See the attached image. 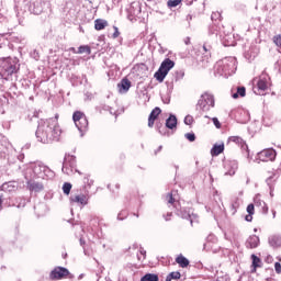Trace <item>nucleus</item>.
<instances>
[{"instance_id":"nucleus-14","label":"nucleus","mask_w":281,"mask_h":281,"mask_svg":"<svg viewBox=\"0 0 281 281\" xmlns=\"http://www.w3.org/2000/svg\"><path fill=\"white\" fill-rule=\"evenodd\" d=\"M24 179H26V186H27L30 192L38 193V192H43V190H45V186H43L42 182H36L32 179L29 180L27 173L24 175Z\"/></svg>"},{"instance_id":"nucleus-27","label":"nucleus","mask_w":281,"mask_h":281,"mask_svg":"<svg viewBox=\"0 0 281 281\" xmlns=\"http://www.w3.org/2000/svg\"><path fill=\"white\" fill-rule=\"evenodd\" d=\"M11 144L8 137L0 134V153H5L10 148Z\"/></svg>"},{"instance_id":"nucleus-4","label":"nucleus","mask_w":281,"mask_h":281,"mask_svg":"<svg viewBox=\"0 0 281 281\" xmlns=\"http://www.w3.org/2000/svg\"><path fill=\"white\" fill-rule=\"evenodd\" d=\"M24 10L31 12V14H42L44 10H47L52 5V0H24Z\"/></svg>"},{"instance_id":"nucleus-19","label":"nucleus","mask_w":281,"mask_h":281,"mask_svg":"<svg viewBox=\"0 0 281 281\" xmlns=\"http://www.w3.org/2000/svg\"><path fill=\"white\" fill-rule=\"evenodd\" d=\"M269 80H271V78H269V75L263 71L257 82V88L259 91H267V89H269Z\"/></svg>"},{"instance_id":"nucleus-54","label":"nucleus","mask_w":281,"mask_h":281,"mask_svg":"<svg viewBox=\"0 0 281 281\" xmlns=\"http://www.w3.org/2000/svg\"><path fill=\"white\" fill-rule=\"evenodd\" d=\"M274 271H276V273H281V263L280 262L274 263Z\"/></svg>"},{"instance_id":"nucleus-32","label":"nucleus","mask_w":281,"mask_h":281,"mask_svg":"<svg viewBox=\"0 0 281 281\" xmlns=\"http://www.w3.org/2000/svg\"><path fill=\"white\" fill-rule=\"evenodd\" d=\"M257 56H258V52L252 50V48H250L248 52L245 53V58L246 60H248V63L256 60Z\"/></svg>"},{"instance_id":"nucleus-39","label":"nucleus","mask_w":281,"mask_h":281,"mask_svg":"<svg viewBox=\"0 0 281 281\" xmlns=\"http://www.w3.org/2000/svg\"><path fill=\"white\" fill-rule=\"evenodd\" d=\"M273 176H270L266 182H267V186H269V189H270V196H273Z\"/></svg>"},{"instance_id":"nucleus-64","label":"nucleus","mask_w":281,"mask_h":281,"mask_svg":"<svg viewBox=\"0 0 281 281\" xmlns=\"http://www.w3.org/2000/svg\"><path fill=\"white\" fill-rule=\"evenodd\" d=\"M237 281H246V280H245V276H243V274H241V276H239V278H238V280H237Z\"/></svg>"},{"instance_id":"nucleus-46","label":"nucleus","mask_w":281,"mask_h":281,"mask_svg":"<svg viewBox=\"0 0 281 281\" xmlns=\"http://www.w3.org/2000/svg\"><path fill=\"white\" fill-rule=\"evenodd\" d=\"M128 216V211H121L117 214V221H124V218H126Z\"/></svg>"},{"instance_id":"nucleus-31","label":"nucleus","mask_w":281,"mask_h":281,"mask_svg":"<svg viewBox=\"0 0 281 281\" xmlns=\"http://www.w3.org/2000/svg\"><path fill=\"white\" fill-rule=\"evenodd\" d=\"M245 95H247V89L245 87H237V91L232 94V98L237 100V98H245Z\"/></svg>"},{"instance_id":"nucleus-34","label":"nucleus","mask_w":281,"mask_h":281,"mask_svg":"<svg viewBox=\"0 0 281 281\" xmlns=\"http://www.w3.org/2000/svg\"><path fill=\"white\" fill-rule=\"evenodd\" d=\"M140 281H159V276L155 273H146L142 277Z\"/></svg>"},{"instance_id":"nucleus-47","label":"nucleus","mask_w":281,"mask_h":281,"mask_svg":"<svg viewBox=\"0 0 281 281\" xmlns=\"http://www.w3.org/2000/svg\"><path fill=\"white\" fill-rule=\"evenodd\" d=\"M184 137L189 140V142H195L196 140V135L194 133H187L184 135Z\"/></svg>"},{"instance_id":"nucleus-18","label":"nucleus","mask_w":281,"mask_h":281,"mask_svg":"<svg viewBox=\"0 0 281 281\" xmlns=\"http://www.w3.org/2000/svg\"><path fill=\"white\" fill-rule=\"evenodd\" d=\"M228 142H233V144H236L244 153L249 155V146H247V143L240 136H231L228 137Z\"/></svg>"},{"instance_id":"nucleus-16","label":"nucleus","mask_w":281,"mask_h":281,"mask_svg":"<svg viewBox=\"0 0 281 281\" xmlns=\"http://www.w3.org/2000/svg\"><path fill=\"white\" fill-rule=\"evenodd\" d=\"M142 14V7L139 4L132 3L127 9V19L128 21H137V16Z\"/></svg>"},{"instance_id":"nucleus-35","label":"nucleus","mask_w":281,"mask_h":281,"mask_svg":"<svg viewBox=\"0 0 281 281\" xmlns=\"http://www.w3.org/2000/svg\"><path fill=\"white\" fill-rule=\"evenodd\" d=\"M181 278V272L176 271V272H170L165 281H172V280H179Z\"/></svg>"},{"instance_id":"nucleus-40","label":"nucleus","mask_w":281,"mask_h":281,"mask_svg":"<svg viewBox=\"0 0 281 281\" xmlns=\"http://www.w3.org/2000/svg\"><path fill=\"white\" fill-rule=\"evenodd\" d=\"M63 192L64 194H69L71 192V183L65 182L63 186Z\"/></svg>"},{"instance_id":"nucleus-9","label":"nucleus","mask_w":281,"mask_h":281,"mask_svg":"<svg viewBox=\"0 0 281 281\" xmlns=\"http://www.w3.org/2000/svg\"><path fill=\"white\" fill-rule=\"evenodd\" d=\"M175 67V61L170 58H166L161 64L158 70L155 72L154 78L158 80V82H164L166 77L170 72V69Z\"/></svg>"},{"instance_id":"nucleus-6","label":"nucleus","mask_w":281,"mask_h":281,"mask_svg":"<svg viewBox=\"0 0 281 281\" xmlns=\"http://www.w3.org/2000/svg\"><path fill=\"white\" fill-rule=\"evenodd\" d=\"M214 106H215L214 94H212V92L210 91H206L201 94L195 105V109L196 111H202L203 113H207V111H211V109H214Z\"/></svg>"},{"instance_id":"nucleus-17","label":"nucleus","mask_w":281,"mask_h":281,"mask_svg":"<svg viewBox=\"0 0 281 281\" xmlns=\"http://www.w3.org/2000/svg\"><path fill=\"white\" fill-rule=\"evenodd\" d=\"M224 169L225 175H228L229 177H234L236 175V171L238 170V161L236 160H226L224 162Z\"/></svg>"},{"instance_id":"nucleus-15","label":"nucleus","mask_w":281,"mask_h":281,"mask_svg":"<svg viewBox=\"0 0 281 281\" xmlns=\"http://www.w3.org/2000/svg\"><path fill=\"white\" fill-rule=\"evenodd\" d=\"M0 190L4 193V194H12V192H16V190H19V182L16 181H8L2 183V186H0Z\"/></svg>"},{"instance_id":"nucleus-59","label":"nucleus","mask_w":281,"mask_h":281,"mask_svg":"<svg viewBox=\"0 0 281 281\" xmlns=\"http://www.w3.org/2000/svg\"><path fill=\"white\" fill-rule=\"evenodd\" d=\"M186 5H192L194 3V0H184Z\"/></svg>"},{"instance_id":"nucleus-44","label":"nucleus","mask_w":281,"mask_h":281,"mask_svg":"<svg viewBox=\"0 0 281 281\" xmlns=\"http://www.w3.org/2000/svg\"><path fill=\"white\" fill-rule=\"evenodd\" d=\"M272 41L277 47H281V34L274 35Z\"/></svg>"},{"instance_id":"nucleus-37","label":"nucleus","mask_w":281,"mask_h":281,"mask_svg":"<svg viewBox=\"0 0 281 281\" xmlns=\"http://www.w3.org/2000/svg\"><path fill=\"white\" fill-rule=\"evenodd\" d=\"M218 30H221V27H218V25L214 23L213 25L209 26V34H215L216 36H218Z\"/></svg>"},{"instance_id":"nucleus-50","label":"nucleus","mask_w":281,"mask_h":281,"mask_svg":"<svg viewBox=\"0 0 281 281\" xmlns=\"http://www.w3.org/2000/svg\"><path fill=\"white\" fill-rule=\"evenodd\" d=\"M216 241H217V238H216V235H214V234H210L206 237V243H216Z\"/></svg>"},{"instance_id":"nucleus-36","label":"nucleus","mask_w":281,"mask_h":281,"mask_svg":"<svg viewBox=\"0 0 281 281\" xmlns=\"http://www.w3.org/2000/svg\"><path fill=\"white\" fill-rule=\"evenodd\" d=\"M77 54H91V46L89 45H81L78 47Z\"/></svg>"},{"instance_id":"nucleus-57","label":"nucleus","mask_w":281,"mask_h":281,"mask_svg":"<svg viewBox=\"0 0 281 281\" xmlns=\"http://www.w3.org/2000/svg\"><path fill=\"white\" fill-rule=\"evenodd\" d=\"M210 49H212V46L209 45L207 43H205V44L203 45V50H204V52H210Z\"/></svg>"},{"instance_id":"nucleus-56","label":"nucleus","mask_w":281,"mask_h":281,"mask_svg":"<svg viewBox=\"0 0 281 281\" xmlns=\"http://www.w3.org/2000/svg\"><path fill=\"white\" fill-rule=\"evenodd\" d=\"M245 221H247V223H251V221H254V214L248 213V215L245 216Z\"/></svg>"},{"instance_id":"nucleus-12","label":"nucleus","mask_w":281,"mask_h":281,"mask_svg":"<svg viewBox=\"0 0 281 281\" xmlns=\"http://www.w3.org/2000/svg\"><path fill=\"white\" fill-rule=\"evenodd\" d=\"M69 276V269L65 267H56L49 273V280H65Z\"/></svg>"},{"instance_id":"nucleus-22","label":"nucleus","mask_w":281,"mask_h":281,"mask_svg":"<svg viewBox=\"0 0 281 281\" xmlns=\"http://www.w3.org/2000/svg\"><path fill=\"white\" fill-rule=\"evenodd\" d=\"M254 203L256 207H261L262 214H269V206H267V203L265 201L260 200V195L255 196Z\"/></svg>"},{"instance_id":"nucleus-21","label":"nucleus","mask_w":281,"mask_h":281,"mask_svg":"<svg viewBox=\"0 0 281 281\" xmlns=\"http://www.w3.org/2000/svg\"><path fill=\"white\" fill-rule=\"evenodd\" d=\"M260 245V237L251 235L246 240L247 249H256Z\"/></svg>"},{"instance_id":"nucleus-61","label":"nucleus","mask_w":281,"mask_h":281,"mask_svg":"<svg viewBox=\"0 0 281 281\" xmlns=\"http://www.w3.org/2000/svg\"><path fill=\"white\" fill-rule=\"evenodd\" d=\"M221 281H229V274H225L224 277H222Z\"/></svg>"},{"instance_id":"nucleus-3","label":"nucleus","mask_w":281,"mask_h":281,"mask_svg":"<svg viewBox=\"0 0 281 281\" xmlns=\"http://www.w3.org/2000/svg\"><path fill=\"white\" fill-rule=\"evenodd\" d=\"M236 69H238L236 57H225L215 64L214 74L218 78H229V76L236 74Z\"/></svg>"},{"instance_id":"nucleus-51","label":"nucleus","mask_w":281,"mask_h":281,"mask_svg":"<svg viewBox=\"0 0 281 281\" xmlns=\"http://www.w3.org/2000/svg\"><path fill=\"white\" fill-rule=\"evenodd\" d=\"M246 210H247L248 214H255V205L254 204H248Z\"/></svg>"},{"instance_id":"nucleus-62","label":"nucleus","mask_w":281,"mask_h":281,"mask_svg":"<svg viewBox=\"0 0 281 281\" xmlns=\"http://www.w3.org/2000/svg\"><path fill=\"white\" fill-rule=\"evenodd\" d=\"M164 149V146H159L158 148H157V150L155 151V155H157V153H161V150Z\"/></svg>"},{"instance_id":"nucleus-29","label":"nucleus","mask_w":281,"mask_h":281,"mask_svg":"<svg viewBox=\"0 0 281 281\" xmlns=\"http://www.w3.org/2000/svg\"><path fill=\"white\" fill-rule=\"evenodd\" d=\"M106 25H109V22H106V20L97 19L94 21V30H97L98 32L104 30V27H106Z\"/></svg>"},{"instance_id":"nucleus-2","label":"nucleus","mask_w":281,"mask_h":281,"mask_svg":"<svg viewBox=\"0 0 281 281\" xmlns=\"http://www.w3.org/2000/svg\"><path fill=\"white\" fill-rule=\"evenodd\" d=\"M21 69V64H19V58L7 57L0 61V76L3 80H16V74Z\"/></svg>"},{"instance_id":"nucleus-8","label":"nucleus","mask_w":281,"mask_h":281,"mask_svg":"<svg viewBox=\"0 0 281 281\" xmlns=\"http://www.w3.org/2000/svg\"><path fill=\"white\" fill-rule=\"evenodd\" d=\"M83 183L85 193L70 195V203H78L79 205H87V203H89V188L93 184V180H89V177H85Z\"/></svg>"},{"instance_id":"nucleus-55","label":"nucleus","mask_w":281,"mask_h":281,"mask_svg":"<svg viewBox=\"0 0 281 281\" xmlns=\"http://www.w3.org/2000/svg\"><path fill=\"white\" fill-rule=\"evenodd\" d=\"M155 120L156 119H153L151 116L148 117V126H149V128H153V126H155Z\"/></svg>"},{"instance_id":"nucleus-63","label":"nucleus","mask_w":281,"mask_h":281,"mask_svg":"<svg viewBox=\"0 0 281 281\" xmlns=\"http://www.w3.org/2000/svg\"><path fill=\"white\" fill-rule=\"evenodd\" d=\"M183 42H184V44L190 45V37H186V38L183 40Z\"/></svg>"},{"instance_id":"nucleus-38","label":"nucleus","mask_w":281,"mask_h":281,"mask_svg":"<svg viewBox=\"0 0 281 281\" xmlns=\"http://www.w3.org/2000/svg\"><path fill=\"white\" fill-rule=\"evenodd\" d=\"M161 114V109L159 108H155L150 114H149V117L154 119V120H157V117H159V115Z\"/></svg>"},{"instance_id":"nucleus-53","label":"nucleus","mask_w":281,"mask_h":281,"mask_svg":"<svg viewBox=\"0 0 281 281\" xmlns=\"http://www.w3.org/2000/svg\"><path fill=\"white\" fill-rule=\"evenodd\" d=\"M114 33L112 34L113 38H117L120 36V29L117 26H113Z\"/></svg>"},{"instance_id":"nucleus-41","label":"nucleus","mask_w":281,"mask_h":281,"mask_svg":"<svg viewBox=\"0 0 281 281\" xmlns=\"http://www.w3.org/2000/svg\"><path fill=\"white\" fill-rule=\"evenodd\" d=\"M183 0H169L167 2L168 8H177Z\"/></svg>"},{"instance_id":"nucleus-48","label":"nucleus","mask_w":281,"mask_h":281,"mask_svg":"<svg viewBox=\"0 0 281 281\" xmlns=\"http://www.w3.org/2000/svg\"><path fill=\"white\" fill-rule=\"evenodd\" d=\"M228 38H232V35H227L226 37H224L225 47H232V45H234V42H229Z\"/></svg>"},{"instance_id":"nucleus-58","label":"nucleus","mask_w":281,"mask_h":281,"mask_svg":"<svg viewBox=\"0 0 281 281\" xmlns=\"http://www.w3.org/2000/svg\"><path fill=\"white\" fill-rule=\"evenodd\" d=\"M165 221H170V218H172V212L167 213L166 215H164Z\"/></svg>"},{"instance_id":"nucleus-43","label":"nucleus","mask_w":281,"mask_h":281,"mask_svg":"<svg viewBox=\"0 0 281 281\" xmlns=\"http://www.w3.org/2000/svg\"><path fill=\"white\" fill-rule=\"evenodd\" d=\"M193 122H194V117H193L192 115L189 114V115H187V116L184 117V124H186L187 126L192 125Z\"/></svg>"},{"instance_id":"nucleus-52","label":"nucleus","mask_w":281,"mask_h":281,"mask_svg":"<svg viewBox=\"0 0 281 281\" xmlns=\"http://www.w3.org/2000/svg\"><path fill=\"white\" fill-rule=\"evenodd\" d=\"M212 122L216 128H221V121L217 117H213Z\"/></svg>"},{"instance_id":"nucleus-1","label":"nucleus","mask_w":281,"mask_h":281,"mask_svg":"<svg viewBox=\"0 0 281 281\" xmlns=\"http://www.w3.org/2000/svg\"><path fill=\"white\" fill-rule=\"evenodd\" d=\"M60 133L58 116H56L55 119H48L40 123L35 136L41 144H52V142H58L60 139Z\"/></svg>"},{"instance_id":"nucleus-26","label":"nucleus","mask_w":281,"mask_h":281,"mask_svg":"<svg viewBox=\"0 0 281 281\" xmlns=\"http://www.w3.org/2000/svg\"><path fill=\"white\" fill-rule=\"evenodd\" d=\"M166 128H169L170 131L177 128V116L175 114H170L166 120Z\"/></svg>"},{"instance_id":"nucleus-33","label":"nucleus","mask_w":281,"mask_h":281,"mask_svg":"<svg viewBox=\"0 0 281 281\" xmlns=\"http://www.w3.org/2000/svg\"><path fill=\"white\" fill-rule=\"evenodd\" d=\"M251 260H252L254 271H256V269H258V267H262V260L258 256L251 255Z\"/></svg>"},{"instance_id":"nucleus-49","label":"nucleus","mask_w":281,"mask_h":281,"mask_svg":"<svg viewBox=\"0 0 281 281\" xmlns=\"http://www.w3.org/2000/svg\"><path fill=\"white\" fill-rule=\"evenodd\" d=\"M31 58H33L34 60H38L41 58V55L38 54V50L34 49L33 52H31L30 54Z\"/></svg>"},{"instance_id":"nucleus-28","label":"nucleus","mask_w":281,"mask_h":281,"mask_svg":"<svg viewBox=\"0 0 281 281\" xmlns=\"http://www.w3.org/2000/svg\"><path fill=\"white\" fill-rule=\"evenodd\" d=\"M268 243L270 247H281V236L280 235H272L269 237Z\"/></svg>"},{"instance_id":"nucleus-20","label":"nucleus","mask_w":281,"mask_h":281,"mask_svg":"<svg viewBox=\"0 0 281 281\" xmlns=\"http://www.w3.org/2000/svg\"><path fill=\"white\" fill-rule=\"evenodd\" d=\"M27 205V200L23 196L9 198V207H25Z\"/></svg>"},{"instance_id":"nucleus-24","label":"nucleus","mask_w":281,"mask_h":281,"mask_svg":"<svg viewBox=\"0 0 281 281\" xmlns=\"http://www.w3.org/2000/svg\"><path fill=\"white\" fill-rule=\"evenodd\" d=\"M225 150V144H215L213 145L212 149H211V155L212 157H218V155H221L222 153H224Z\"/></svg>"},{"instance_id":"nucleus-60","label":"nucleus","mask_w":281,"mask_h":281,"mask_svg":"<svg viewBox=\"0 0 281 281\" xmlns=\"http://www.w3.org/2000/svg\"><path fill=\"white\" fill-rule=\"evenodd\" d=\"M161 127H164V125L157 124L158 132L160 133V135H164V132H161Z\"/></svg>"},{"instance_id":"nucleus-30","label":"nucleus","mask_w":281,"mask_h":281,"mask_svg":"<svg viewBox=\"0 0 281 281\" xmlns=\"http://www.w3.org/2000/svg\"><path fill=\"white\" fill-rule=\"evenodd\" d=\"M176 262L182 268L186 269V267L190 266V260L188 258L183 257V255H180L176 258Z\"/></svg>"},{"instance_id":"nucleus-10","label":"nucleus","mask_w":281,"mask_h":281,"mask_svg":"<svg viewBox=\"0 0 281 281\" xmlns=\"http://www.w3.org/2000/svg\"><path fill=\"white\" fill-rule=\"evenodd\" d=\"M72 120L82 137V135L89 131V120L87 119V115H85L83 112L76 111L72 114Z\"/></svg>"},{"instance_id":"nucleus-23","label":"nucleus","mask_w":281,"mask_h":281,"mask_svg":"<svg viewBox=\"0 0 281 281\" xmlns=\"http://www.w3.org/2000/svg\"><path fill=\"white\" fill-rule=\"evenodd\" d=\"M117 87L120 93H128V90L131 89V80H128V78H123Z\"/></svg>"},{"instance_id":"nucleus-7","label":"nucleus","mask_w":281,"mask_h":281,"mask_svg":"<svg viewBox=\"0 0 281 281\" xmlns=\"http://www.w3.org/2000/svg\"><path fill=\"white\" fill-rule=\"evenodd\" d=\"M168 203L170 205H173L176 209L177 216H180V218H186L187 221H190L191 225L194 223V214L190 211V209H181V203L177 202V200L173 199L172 194L169 193L168 195Z\"/></svg>"},{"instance_id":"nucleus-25","label":"nucleus","mask_w":281,"mask_h":281,"mask_svg":"<svg viewBox=\"0 0 281 281\" xmlns=\"http://www.w3.org/2000/svg\"><path fill=\"white\" fill-rule=\"evenodd\" d=\"M10 205V196H8L5 193H3L2 190H0V212L3 210V207H9Z\"/></svg>"},{"instance_id":"nucleus-45","label":"nucleus","mask_w":281,"mask_h":281,"mask_svg":"<svg viewBox=\"0 0 281 281\" xmlns=\"http://www.w3.org/2000/svg\"><path fill=\"white\" fill-rule=\"evenodd\" d=\"M183 76H186V72L183 70H177L176 71V82H178V80H183Z\"/></svg>"},{"instance_id":"nucleus-5","label":"nucleus","mask_w":281,"mask_h":281,"mask_svg":"<svg viewBox=\"0 0 281 281\" xmlns=\"http://www.w3.org/2000/svg\"><path fill=\"white\" fill-rule=\"evenodd\" d=\"M31 172H33V179H54L56 177L54 170L43 162H35Z\"/></svg>"},{"instance_id":"nucleus-11","label":"nucleus","mask_w":281,"mask_h":281,"mask_svg":"<svg viewBox=\"0 0 281 281\" xmlns=\"http://www.w3.org/2000/svg\"><path fill=\"white\" fill-rule=\"evenodd\" d=\"M76 167H77L76 156L66 154L64 157V162L61 168L63 172L65 175H74V170H75V172H78V175H80V171L76 169Z\"/></svg>"},{"instance_id":"nucleus-42","label":"nucleus","mask_w":281,"mask_h":281,"mask_svg":"<svg viewBox=\"0 0 281 281\" xmlns=\"http://www.w3.org/2000/svg\"><path fill=\"white\" fill-rule=\"evenodd\" d=\"M221 18H222V15H221V12H218V11H215V12H213L212 14H211V20L212 21H221Z\"/></svg>"},{"instance_id":"nucleus-13","label":"nucleus","mask_w":281,"mask_h":281,"mask_svg":"<svg viewBox=\"0 0 281 281\" xmlns=\"http://www.w3.org/2000/svg\"><path fill=\"white\" fill-rule=\"evenodd\" d=\"M277 155L276 149L267 148L257 154V159H259V161H274Z\"/></svg>"}]
</instances>
